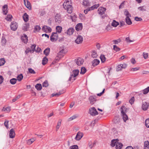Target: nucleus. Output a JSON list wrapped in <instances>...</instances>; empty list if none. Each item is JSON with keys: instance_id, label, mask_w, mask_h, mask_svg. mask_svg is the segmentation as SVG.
I'll use <instances>...</instances> for the list:
<instances>
[{"instance_id": "63", "label": "nucleus", "mask_w": 149, "mask_h": 149, "mask_svg": "<svg viewBox=\"0 0 149 149\" xmlns=\"http://www.w3.org/2000/svg\"><path fill=\"white\" fill-rule=\"evenodd\" d=\"M25 52L26 54H27L29 52L31 53L32 50H30L29 48H27L26 50L25 51Z\"/></svg>"}, {"instance_id": "22", "label": "nucleus", "mask_w": 149, "mask_h": 149, "mask_svg": "<svg viewBox=\"0 0 149 149\" xmlns=\"http://www.w3.org/2000/svg\"><path fill=\"white\" fill-rule=\"evenodd\" d=\"M8 6L7 5H4L3 7L2 10H3V13L4 14L6 15L8 12Z\"/></svg>"}, {"instance_id": "40", "label": "nucleus", "mask_w": 149, "mask_h": 149, "mask_svg": "<svg viewBox=\"0 0 149 149\" xmlns=\"http://www.w3.org/2000/svg\"><path fill=\"white\" fill-rule=\"evenodd\" d=\"M23 76L22 74H20L18 75L17 77V79L19 81H21L23 78Z\"/></svg>"}, {"instance_id": "23", "label": "nucleus", "mask_w": 149, "mask_h": 149, "mask_svg": "<svg viewBox=\"0 0 149 149\" xmlns=\"http://www.w3.org/2000/svg\"><path fill=\"white\" fill-rule=\"evenodd\" d=\"M100 61L97 59H95L93 61H92V65L95 67L98 65L100 63Z\"/></svg>"}, {"instance_id": "9", "label": "nucleus", "mask_w": 149, "mask_h": 149, "mask_svg": "<svg viewBox=\"0 0 149 149\" xmlns=\"http://www.w3.org/2000/svg\"><path fill=\"white\" fill-rule=\"evenodd\" d=\"M65 53V50L64 49H62L58 53V55L56 57L55 59L56 60H59L58 58H61L63 56V54Z\"/></svg>"}, {"instance_id": "27", "label": "nucleus", "mask_w": 149, "mask_h": 149, "mask_svg": "<svg viewBox=\"0 0 149 149\" xmlns=\"http://www.w3.org/2000/svg\"><path fill=\"white\" fill-rule=\"evenodd\" d=\"M56 32L58 33H60L61 32L62 30V27L60 26H57L56 27Z\"/></svg>"}, {"instance_id": "26", "label": "nucleus", "mask_w": 149, "mask_h": 149, "mask_svg": "<svg viewBox=\"0 0 149 149\" xmlns=\"http://www.w3.org/2000/svg\"><path fill=\"white\" fill-rule=\"evenodd\" d=\"M23 18L24 21L27 22L29 20V15L26 13H25L23 16Z\"/></svg>"}, {"instance_id": "1", "label": "nucleus", "mask_w": 149, "mask_h": 149, "mask_svg": "<svg viewBox=\"0 0 149 149\" xmlns=\"http://www.w3.org/2000/svg\"><path fill=\"white\" fill-rule=\"evenodd\" d=\"M70 0H66L63 4L64 8L67 10L68 12L71 14L72 11V7Z\"/></svg>"}, {"instance_id": "5", "label": "nucleus", "mask_w": 149, "mask_h": 149, "mask_svg": "<svg viewBox=\"0 0 149 149\" xmlns=\"http://www.w3.org/2000/svg\"><path fill=\"white\" fill-rule=\"evenodd\" d=\"M106 9L103 7H101L99 8L98 10V13L101 16L102 18H103L105 17L103 15L106 11Z\"/></svg>"}, {"instance_id": "12", "label": "nucleus", "mask_w": 149, "mask_h": 149, "mask_svg": "<svg viewBox=\"0 0 149 149\" xmlns=\"http://www.w3.org/2000/svg\"><path fill=\"white\" fill-rule=\"evenodd\" d=\"M83 136V133L79 132L77 134L75 139L77 141L79 140Z\"/></svg>"}, {"instance_id": "37", "label": "nucleus", "mask_w": 149, "mask_h": 149, "mask_svg": "<svg viewBox=\"0 0 149 149\" xmlns=\"http://www.w3.org/2000/svg\"><path fill=\"white\" fill-rule=\"evenodd\" d=\"M86 68L84 67H82L81 68V72L80 73L81 74H84L86 72Z\"/></svg>"}, {"instance_id": "14", "label": "nucleus", "mask_w": 149, "mask_h": 149, "mask_svg": "<svg viewBox=\"0 0 149 149\" xmlns=\"http://www.w3.org/2000/svg\"><path fill=\"white\" fill-rule=\"evenodd\" d=\"M83 40V37L81 36H78L75 41L76 43L79 44L81 43Z\"/></svg>"}, {"instance_id": "6", "label": "nucleus", "mask_w": 149, "mask_h": 149, "mask_svg": "<svg viewBox=\"0 0 149 149\" xmlns=\"http://www.w3.org/2000/svg\"><path fill=\"white\" fill-rule=\"evenodd\" d=\"M58 38V35L57 32H53L50 37V40L52 41H56Z\"/></svg>"}, {"instance_id": "2", "label": "nucleus", "mask_w": 149, "mask_h": 149, "mask_svg": "<svg viewBox=\"0 0 149 149\" xmlns=\"http://www.w3.org/2000/svg\"><path fill=\"white\" fill-rule=\"evenodd\" d=\"M127 110V108L125 107V106L124 105L122 106L120 109L121 115L125 122L128 119V116L125 113V112H126Z\"/></svg>"}, {"instance_id": "33", "label": "nucleus", "mask_w": 149, "mask_h": 149, "mask_svg": "<svg viewBox=\"0 0 149 149\" xmlns=\"http://www.w3.org/2000/svg\"><path fill=\"white\" fill-rule=\"evenodd\" d=\"M118 139H113L111 141V145L112 147H114L115 145H116L117 142L116 140Z\"/></svg>"}, {"instance_id": "31", "label": "nucleus", "mask_w": 149, "mask_h": 149, "mask_svg": "<svg viewBox=\"0 0 149 149\" xmlns=\"http://www.w3.org/2000/svg\"><path fill=\"white\" fill-rule=\"evenodd\" d=\"M119 24V23L113 20L111 23V25L113 27H116Z\"/></svg>"}, {"instance_id": "7", "label": "nucleus", "mask_w": 149, "mask_h": 149, "mask_svg": "<svg viewBox=\"0 0 149 149\" xmlns=\"http://www.w3.org/2000/svg\"><path fill=\"white\" fill-rule=\"evenodd\" d=\"M18 26L17 23L15 22H12L10 25L11 29L13 31H15L17 30Z\"/></svg>"}, {"instance_id": "44", "label": "nucleus", "mask_w": 149, "mask_h": 149, "mask_svg": "<svg viewBox=\"0 0 149 149\" xmlns=\"http://www.w3.org/2000/svg\"><path fill=\"white\" fill-rule=\"evenodd\" d=\"M143 93L144 94H147L149 91V86L144 89L143 91Z\"/></svg>"}, {"instance_id": "50", "label": "nucleus", "mask_w": 149, "mask_h": 149, "mask_svg": "<svg viewBox=\"0 0 149 149\" xmlns=\"http://www.w3.org/2000/svg\"><path fill=\"white\" fill-rule=\"evenodd\" d=\"M48 84L47 81H45L42 84V86L43 87H46L48 86Z\"/></svg>"}, {"instance_id": "18", "label": "nucleus", "mask_w": 149, "mask_h": 149, "mask_svg": "<svg viewBox=\"0 0 149 149\" xmlns=\"http://www.w3.org/2000/svg\"><path fill=\"white\" fill-rule=\"evenodd\" d=\"M83 25L81 23L78 24L75 26V29L77 31L81 30L82 29Z\"/></svg>"}, {"instance_id": "64", "label": "nucleus", "mask_w": 149, "mask_h": 149, "mask_svg": "<svg viewBox=\"0 0 149 149\" xmlns=\"http://www.w3.org/2000/svg\"><path fill=\"white\" fill-rule=\"evenodd\" d=\"M77 117V116L76 115H74L72 117H71L70 118H69V121L72 120L75 118H76Z\"/></svg>"}, {"instance_id": "17", "label": "nucleus", "mask_w": 149, "mask_h": 149, "mask_svg": "<svg viewBox=\"0 0 149 149\" xmlns=\"http://www.w3.org/2000/svg\"><path fill=\"white\" fill-rule=\"evenodd\" d=\"M74 31V29L73 28H70L67 30V31L65 32V33L69 35H72L73 34Z\"/></svg>"}, {"instance_id": "53", "label": "nucleus", "mask_w": 149, "mask_h": 149, "mask_svg": "<svg viewBox=\"0 0 149 149\" xmlns=\"http://www.w3.org/2000/svg\"><path fill=\"white\" fill-rule=\"evenodd\" d=\"M9 121L7 120H5V121L4 123V125L7 128V129H8L9 128L8 127V123Z\"/></svg>"}, {"instance_id": "24", "label": "nucleus", "mask_w": 149, "mask_h": 149, "mask_svg": "<svg viewBox=\"0 0 149 149\" xmlns=\"http://www.w3.org/2000/svg\"><path fill=\"white\" fill-rule=\"evenodd\" d=\"M149 142L148 141H145L144 144V149H148Z\"/></svg>"}, {"instance_id": "41", "label": "nucleus", "mask_w": 149, "mask_h": 149, "mask_svg": "<svg viewBox=\"0 0 149 149\" xmlns=\"http://www.w3.org/2000/svg\"><path fill=\"white\" fill-rule=\"evenodd\" d=\"M17 79L15 78H12L10 80V82L12 84H15L17 81Z\"/></svg>"}, {"instance_id": "29", "label": "nucleus", "mask_w": 149, "mask_h": 149, "mask_svg": "<svg viewBox=\"0 0 149 149\" xmlns=\"http://www.w3.org/2000/svg\"><path fill=\"white\" fill-rule=\"evenodd\" d=\"M35 87L37 89L38 91H40L41 90L42 88V86L41 84H36L35 86Z\"/></svg>"}, {"instance_id": "61", "label": "nucleus", "mask_w": 149, "mask_h": 149, "mask_svg": "<svg viewBox=\"0 0 149 149\" xmlns=\"http://www.w3.org/2000/svg\"><path fill=\"white\" fill-rule=\"evenodd\" d=\"M28 71L31 74H35L36 72H35L34 70L31 68L28 69Z\"/></svg>"}, {"instance_id": "10", "label": "nucleus", "mask_w": 149, "mask_h": 149, "mask_svg": "<svg viewBox=\"0 0 149 149\" xmlns=\"http://www.w3.org/2000/svg\"><path fill=\"white\" fill-rule=\"evenodd\" d=\"M42 29L43 31L46 33H49L52 31V29L50 27L45 25L43 26Z\"/></svg>"}, {"instance_id": "36", "label": "nucleus", "mask_w": 149, "mask_h": 149, "mask_svg": "<svg viewBox=\"0 0 149 149\" xmlns=\"http://www.w3.org/2000/svg\"><path fill=\"white\" fill-rule=\"evenodd\" d=\"M102 63H104L106 61V58L104 55L102 54L100 57Z\"/></svg>"}, {"instance_id": "3", "label": "nucleus", "mask_w": 149, "mask_h": 149, "mask_svg": "<svg viewBox=\"0 0 149 149\" xmlns=\"http://www.w3.org/2000/svg\"><path fill=\"white\" fill-rule=\"evenodd\" d=\"M79 72V70H78L76 69L73 70L72 73L70 74L69 81H71L72 78H73V79H72V80H73L72 81H74L76 79L75 77L78 74Z\"/></svg>"}, {"instance_id": "16", "label": "nucleus", "mask_w": 149, "mask_h": 149, "mask_svg": "<svg viewBox=\"0 0 149 149\" xmlns=\"http://www.w3.org/2000/svg\"><path fill=\"white\" fill-rule=\"evenodd\" d=\"M21 39L22 42L24 43H26L28 41V38L26 34H23V35L21 37Z\"/></svg>"}, {"instance_id": "20", "label": "nucleus", "mask_w": 149, "mask_h": 149, "mask_svg": "<svg viewBox=\"0 0 149 149\" xmlns=\"http://www.w3.org/2000/svg\"><path fill=\"white\" fill-rule=\"evenodd\" d=\"M95 98V96H91L89 97L90 104H93L94 103V102L96 101Z\"/></svg>"}, {"instance_id": "25", "label": "nucleus", "mask_w": 149, "mask_h": 149, "mask_svg": "<svg viewBox=\"0 0 149 149\" xmlns=\"http://www.w3.org/2000/svg\"><path fill=\"white\" fill-rule=\"evenodd\" d=\"M50 51L49 48H47L44 51L43 53L46 56H47L49 55Z\"/></svg>"}, {"instance_id": "59", "label": "nucleus", "mask_w": 149, "mask_h": 149, "mask_svg": "<svg viewBox=\"0 0 149 149\" xmlns=\"http://www.w3.org/2000/svg\"><path fill=\"white\" fill-rule=\"evenodd\" d=\"M121 40L120 39H118L117 40H113V42L114 44H118V43L120 42Z\"/></svg>"}, {"instance_id": "49", "label": "nucleus", "mask_w": 149, "mask_h": 149, "mask_svg": "<svg viewBox=\"0 0 149 149\" xmlns=\"http://www.w3.org/2000/svg\"><path fill=\"white\" fill-rule=\"evenodd\" d=\"M124 14L125 16H126V17H131V15L130 14L129 12L128 11H126L125 12Z\"/></svg>"}, {"instance_id": "39", "label": "nucleus", "mask_w": 149, "mask_h": 149, "mask_svg": "<svg viewBox=\"0 0 149 149\" xmlns=\"http://www.w3.org/2000/svg\"><path fill=\"white\" fill-rule=\"evenodd\" d=\"M63 93L60 91L58 93H53L51 95V96L52 97L55 96L58 97L61 94H62Z\"/></svg>"}, {"instance_id": "45", "label": "nucleus", "mask_w": 149, "mask_h": 149, "mask_svg": "<svg viewBox=\"0 0 149 149\" xmlns=\"http://www.w3.org/2000/svg\"><path fill=\"white\" fill-rule=\"evenodd\" d=\"M99 6V4H95L93 6L90 7V8L91 9V10H92L94 9H97Z\"/></svg>"}, {"instance_id": "48", "label": "nucleus", "mask_w": 149, "mask_h": 149, "mask_svg": "<svg viewBox=\"0 0 149 149\" xmlns=\"http://www.w3.org/2000/svg\"><path fill=\"white\" fill-rule=\"evenodd\" d=\"M83 4L84 6H88L89 5V3L88 1L84 0Z\"/></svg>"}, {"instance_id": "62", "label": "nucleus", "mask_w": 149, "mask_h": 149, "mask_svg": "<svg viewBox=\"0 0 149 149\" xmlns=\"http://www.w3.org/2000/svg\"><path fill=\"white\" fill-rule=\"evenodd\" d=\"M116 118H115L114 119V120H113V122H114V123H115L116 124L119 122L120 120L118 118H117L116 119Z\"/></svg>"}, {"instance_id": "51", "label": "nucleus", "mask_w": 149, "mask_h": 149, "mask_svg": "<svg viewBox=\"0 0 149 149\" xmlns=\"http://www.w3.org/2000/svg\"><path fill=\"white\" fill-rule=\"evenodd\" d=\"M5 62V61L4 58L0 59V66L4 65Z\"/></svg>"}, {"instance_id": "38", "label": "nucleus", "mask_w": 149, "mask_h": 149, "mask_svg": "<svg viewBox=\"0 0 149 149\" xmlns=\"http://www.w3.org/2000/svg\"><path fill=\"white\" fill-rule=\"evenodd\" d=\"M98 56L97 52L94 51L92 52L91 54V56L94 58H96Z\"/></svg>"}, {"instance_id": "21", "label": "nucleus", "mask_w": 149, "mask_h": 149, "mask_svg": "<svg viewBox=\"0 0 149 149\" xmlns=\"http://www.w3.org/2000/svg\"><path fill=\"white\" fill-rule=\"evenodd\" d=\"M29 27V23H26L23 25L22 27V29L24 31L28 30Z\"/></svg>"}, {"instance_id": "11", "label": "nucleus", "mask_w": 149, "mask_h": 149, "mask_svg": "<svg viewBox=\"0 0 149 149\" xmlns=\"http://www.w3.org/2000/svg\"><path fill=\"white\" fill-rule=\"evenodd\" d=\"M149 104L147 102H145L142 103V109L144 111L147 110L149 107Z\"/></svg>"}, {"instance_id": "56", "label": "nucleus", "mask_w": 149, "mask_h": 149, "mask_svg": "<svg viewBox=\"0 0 149 149\" xmlns=\"http://www.w3.org/2000/svg\"><path fill=\"white\" fill-rule=\"evenodd\" d=\"M36 45H32L31 46V49L32 51V52L36 51L35 47Z\"/></svg>"}, {"instance_id": "8", "label": "nucleus", "mask_w": 149, "mask_h": 149, "mask_svg": "<svg viewBox=\"0 0 149 149\" xmlns=\"http://www.w3.org/2000/svg\"><path fill=\"white\" fill-rule=\"evenodd\" d=\"M55 23L58 24L61 22V15L59 14H56L55 17Z\"/></svg>"}, {"instance_id": "28", "label": "nucleus", "mask_w": 149, "mask_h": 149, "mask_svg": "<svg viewBox=\"0 0 149 149\" xmlns=\"http://www.w3.org/2000/svg\"><path fill=\"white\" fill-rule=\"evenodd\" d=\"M95 142H92L91 141H90L88 143V146L90 148V149H92V148L94 147V145L95 144Z\"/></svg>"}, {"instance_id": "19", "label": "nucleus", "mask_w": 149, "mask_h": 149, "mask_svg": "<svg viewBox=\"0 0 149 149\" xmlns=\"http://www.w3.org/2000/svg\"><path fill=\"white\" fill-rule=\"evenodd\" d=\"M9 136L10 138H13L15 136V134L14 130L11 129L10 132L9 134Z\"/></svg>"}, {"instance_id": "58", "label": "nucleus", "mask_w": 149, "mask_h": 149, "mask_svg": "<svg viewBox=\"0 0 149 149\" xmlns=\"http://www.w3.org/2000/svg\"><path fill=\"white\" fill-rule=\"evenodd\" d=\"M61 120H60V121H59L58 123L57 124L56 127V130H57L59 129L60 126H61Z\"/></svg>"}, {"instance_id": "46", "label": "nucleus", "mask_w": 149, "mask_h": 149, "mask_svg": "<svg viewBox=\"0 0 149 149\" xmlns=\"http://www.w3.org/2000/svg\"><path fill=\"white\" fill-rule=\"evenodd\" d=\"M138 9L141 11H146V7L144 6L139 7H138Z\"/></svg>"}, {"instance_id": "54", "label": "nucleus", "mask_w": 149, "mask_h": 149, "mask_svg": "<svg viewBox=\"0 0 149 149\" xmlns=\"http://www.w3.org/2000/svg\"><path fill=\"white\" fill-rule=\"evenodd\" d=\"M146 125L147 127L149 128V118L147 119L145 121Z\"/></svg>"}, {"instance_id": "35", "label": "nucleus", "mask_w": 149, "mask_h": 149, "mask_svg": "<svg viewBox=\"0 0 149 149\" xmlns=\"http://www.w3.org/2000/svg\"><path fill=\"white\" fill-rule=\"evenodd\" d=\"M40 29L41 28L40 26L36 25L34 27V32L39 31Z\"/></svg>"}, {"instance_id": "30", "label": "nucleus", "mask_w": 149, "mask_h": 149, "mask_svg": "<svg viewBox=\"0 0 149 149\" xmlns=\"http://www.w3.org/2000/svg\"><path fill=\"white\" fill-rule=\"evenodd\" d=\"M123 146V145L122 143L117 142L116 144V149H121Z\"/></svg>"}, {"instance_id": "43", "label": "nucleus", "mask_w": 149, "mask_h": 149, "mask_svg": "<svg viewBox=\"0 0 149 149\" xmlns=\"http://www.w3.org/2000/svg\"><path fill=\"white\" fill-rule=\"evenodd\" d=\"M113 49L116 52L119 51L120 50V49L116 45H114L113 46Z\"/></svg>"}, {"instance_id": "60", "label": "nucleus", "mask_w": 149, "mask_h": 149, "mask_svg": "<svg viewBox=\"0 0 149 149\" xmlns=\"http://www.w3.org/2000/svg\"><path fill=\"white\" fill-rule=\"evenodd\" d=\"M140 68L139 67H136L134 68H132L131 69L130 71H135L138 70H139Z\"/></svg>"}, {"instance_id": "32", "label": "nucleus", "mask_w": 149, "mask_h": 149, "mask_svg": "<svg viewBox=\"0 0 149 149\" xmlns=\"http://www.w3.org/2000/svg\"><path fill=\"white\" fill-rule=\"evenodd\" d=\"M48 59L46 57H45L43 58L42 62V64L43 65H45L47 63Z\"/></svg>"}, {"instance_id": "13", "label": "nucleus", "mask_w": 149, "mask_h": 149, "mask_svg": "<svg viewBox=\"0 0 149 149\" xmlns=\"http://www.w3.org/2000/svg\"><path fill=\"white\" fill-rule=\"evenodd\" d=\"M75 62L77 65H80L83 64L84 61L81 58H79L75 60Z\"/></svg>"}, {"instance_id": "34", "label": "nucleus", "mask_w": 149, "mask_h": 149, "mask_svg": "<svg viewBox=\"0 0 149 149\" xmlns=\"http://www.w3.org/2000/svg\"><path fill=\"white\" fill-rule=\"evenodd\" d=\"M126 22V23L128 25H130L132 24V21L130 18V17H126L125 19Z\"/></svg>"}, {"instance_id": "15", "label": "nucleus", "mask_w": 149, "mask_h": 149, "mask_svg": "<svg viewBox=\"0 0 149 149\" xmlns=\"http://www.w3.org/2000/svg\"><path fill=\"white\" fill-rule=\"evenodd\" d=\"M25 5L29 9H31V7L30 2L28 0H24Z\"/></svg>"}, {"instance_id": "4", "label": "nucleus", "mask_w": 149, "mask_h": 149, "mask_svg": "<svg viewBox=\"0 0 149 149\" xmlns=\"http://www.w3.org/2000/svg\"><path fill=\"white\" fill-rule=\"evenodd\" d=\"M89 113L93 116H95L98 114V112L94 107L90 108L89 110Z\"/></svg>"}, {"instance_id": "47", "label": "nucleus", "mask_w": 149, "mask_h": 149, "mask_svg": "<svg viewBox=\"0 0 149 149\" xmlns=\"http://www.w3.org/2000/svg\"><path fill=\"white\" fill-rule=\"evenodd\" d=\"M12 18V15H7L6 17V19L8 21H11Z\"/></svg>"}, {"instance_id": "52", "label": "nucleus", "mask_w": 149, "mask_h": 149, "mask_svg": "<svg viewBox=\"0 0 149 149\" xmlns=\"http://www.w3.org/2000/svg\"><path fill=\"white\" fill-rule=\"evenodd\" d=\"M69 149H78V147L77 145H74L70 146Z\"/></svg>"}, {"instance_id": "55", "label": "nucleus", "mask_w": 149, "mask_h": 149, "mask_svg": "<svg viewBox=\"0 0 149 149\" xmlns=\"http://www.w3.org/2000/svg\"><path fill=\"white\" fill-rule=\"evenodd\" d=\"M134 101V97L133 96L131 97V98L129 100V102L131 104H132Z\"/></svg>"}, {"instance_id": "42", "label": "nucleus", "mask_w": 149, "mask_h": 149, "mask_svg": "<svg viewBox=\"0 0 149 149\" xmlns=\"http://www.w3.org/2000/svg\"><path fill=\"white\" fill-rule=\"evenodd\" d=\"M34 141V139H30L27 141V143L28 145H30Z\"/></svg>"}, {"instance_id": "57", "label": "nucleus", "mask_w": 149, "mask_h": 149, "mask_svg": "<svg viewBox=\"0 0 149 149\" xmlns=\"http://www.w3.org/2000/svg\"><path fill=\"white\" fill-rule=\"evenodd\" d=\"M122 68L121 64L119 65H118L116 68V70L117 71H120L122 70Z\"/></svg>"}]
</instances>
